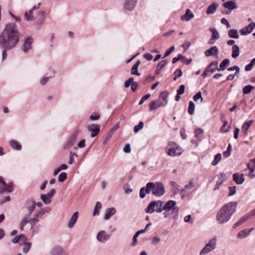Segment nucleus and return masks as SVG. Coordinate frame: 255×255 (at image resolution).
Wrapping results in <instances>:
<instances>
[{"instance_id": "f257e3e1", "label": "nucleus", "mask_w": 255, "mask_h": 255, "mask_svg": "<svg viewBox=\"0 0 255 255\" xmlns=\"http://www.w3.org/2000/svg\"><path fill=\"white\" fill-rule=\"evenodd\" d=\"M19 34L17 26L14 23L7 24L0 37V45L4 48L11 49L18 42Z\"/></svg>"}, {"instance_id": "f03ea898", "label": "nucleus", "mask_w": 255, "mask_h": 255, "mask_svg": "<svg viewBox=\"0 0 255 255\" xmlns=\"http://www.w3.org/2000/svg\"><path fill=\"white\" fill-rule=\"evenodd\" d=\"M237 206V202H230L225 204L217 212L216 220L219 224H224L231 218L232 215L235 212Z\"/></svg>"}, {"instance_id": "7ed1b4c3", "label": "nucleus", "mask_w": 255, "mask_h": 255, "mask_svg": "<svg viewBox=\"0 0 255 255\" xmlns=\"http://www.w3.org/2000/svg\"><path fill=\"white\" fill-rule=\"evenodd\" d=\"M51 209L49 207H47L44 208H41L39 210H36L34 217L32 218L31 215H25L21 221L20 229L23 230L24 227L27 223H29L31 228H33L39 222V219L41 218L46 212H48Z\"/></svg>"}, {"instance_id": "20e7f679", "label": "nucleus", "mask_w": 255, "mask_h": 255, "mask_svg": "<svg viewBox=\"0 0 255 255\" xmlns=\"http://www.w3.org/2000/svg\"><path fill=\"white\" fill-rule=\"evenodd\" d=\"M13 244H17L20 242V244L22 245L23 247L22 249V252L24 254L27 253L31 247V243L27 242V237L23 234L16 236L12 240Z\"/></svg>"}, {"instance_id": "39448f33", "label": "nucleus", "mask_w": 255, "mask_h": 255, "mask_svg": "<svg viewBox=\"0 0 255 255\" xmlns=\"http://www.w3.org/2000/svg\"><path fill=\"white\" fill-rule=\"evenodd\" d=\"M167 153L170 156H178L182 153V148L173 141L168 143L167 147Z\"/></svg>"}, {"instance_id": "423d86ee", "label": "nucleus", "mask_w": 255, "mask_h": 255, "mask_svg": "<svg viewBox=\"0 0 255 255\" xmlns=\"http://www.w3.org/2000/svg\"><path fill=\"white\" fill-rule=\"evenodd\" d=\"M163 204V202L160 200L152 201L149 204L145 211L147 213L151 214L153 213L154 211L160 213L163 210L162 209Z\"/></svg>"}, {"instance_id": "0eeeda50", "label": "nucleus", "mask_w": 255, "mask_h": 255, "mask_svg": "<svg viewBox=\"0 0 255 255\" xmlns=\"http://www.w3.org/2000/svg\"><path fill=\"white\" fill-rule=\"evenodd\" d=\"M217 238L214 237L209 241L200 252V255L206 254L214 250L216 248Z\"/></svg>"}, {"instance_id": "6e6552de", "label": "nucleus", "mask_w": 255, "mask_h": 255, "mask_svg": "<svg viewBox=\"0 0 255 255\" xmlns=\"http://www.w3.org/2000/svg\"><path fill=\"white\" fill-rule=\"evenodd\" d=\"M176 202L173 200H169L163 206L162 209L165 212L164 213L165 218H167L170 214V212L175 211L176 213L178 212V209L176 207Z\"/></svg>"}, {"instance_id": "1a4fd4ad", "label": "nucleus", "mask_w": 255, "mask_h": 255, "mask_svg": "<svg viewBox=\"0 0 255 255\" xmlns=\"http://www.w3.org/2000/svg\"><path fill=\"white\" fill-rule=\"evenodd\" d=\"M218 62L216 61L212 62L205 69L202 74V76L206 77L211 75L216 70L217 71Z\"/></svg>"}, {"instance_id": "9d476101", "label": "nucleus", "mask_w": 255, "mask_h": 255, "mask_svg": "<svg viewBox=\"0 0 255 255\" xmlns=\"http://www.w3.org/2000/svg\"><path fill=\"white\" fill-rule=\"evenodd\" d=\"M13 190V185L11 183H6L3 178L0 176V193L4 192H10Z\"/></svg>"}, {"instance_id": "9b49d317", "label": "nucleus", "mask_w": 255, "mask_h": 255, "mask_svg": "<svg viewBox=\"0 0 255 255\" xmlns=\"http://www.w3.org/2000/svg\"><path fill=\"white\" fill-rule=\"evenodd\" d=\"M154 187V183L148 182L146 187H142L140 190L139 196L143 199L145 197L146 193L149 194L151 192L153 193V190Z\"/></svg>"}, {"instance_id": "f8f14e48", "label": "nucleus", "mask_w": 255, "mask_h": 255, "mask_svg": "<svg viewBox=\"0 0 255 255\" xmlns=\"http://www.w3.org/2000/svg\"><path fill=\"white\" fill-rule=\"evenodd\" d=\"M79 133V131H76L72 134L67 139L65 143L63 145V149L66 150L73 146L77 139V136Z\"/></svg>"}, {"instance_id": "ddd939ff", "label": "nucleus", "mask_w": 255, "mask_h": 255, "mask_svg": "<svg viewBox=\"0 0 255 255\" xmlns=\"http://www.w3.org/2000/svg\"><path fill=\"white\" fill-rule=\"evenodd\" d=\"M165 192L164 187L162 183L157 182L154 183V187L153 190V195L159 197L164 194Z\"/></svg>"}, {"instance_id": "4468645a", "label": "nucleus", "mask_w": 255, "mask_h": 255, "mask_svg": "<svg viewBox=\"0 0 255 255\" xmlns=\"http://www.w3.org/2000/svg\"><path fill=\"white\" fill-rule=\"evenodd\" d=\"M55 193V189H52L46 194H41L40 198L44 204H49L51 202V198L53 197Z\"/></svg>"}, {"instance_id": "2eb2a0df", "label": "nucleus", "mask_w": 255, "mask_h": 255, "mask_svg": "<svg viewBox=\"0 0 255 255\" xmlns=\"http://www.w3.org/2000/svg\"><path fill=\"white\" fill-rule=\"evenodd\" d=\"M255 28V23L252 22L248 25L245 26L240 30V32L242 35H247L251 33Z\"/></svg>"}, {"instance_id": "dca6fc26", "label": "nucleus", "mask_w": 255, "mask_h": 255, "mask_svg": "<svg viewBox=\"0 0 255 255\" xmlns=\"http://www.w3.org/2000/svg\"><path fill=\"white\" fill-rule=\"evenodd\" d=\"M79 212L78 211L74 212L70 217L68 223L67 227L69 229L73 228L76 223L79 217Z\"/></svg>"}, {"instance_id": "f3484780", "label": "nucleus", "mask_w": 255, "mask_h": 255, "mask_svg": "<svg viewBox=\"0 0 255 255\" xmlns=\"http://www.w3.org/2000/svg\"><path fill=\"white\" fill-rule=\"evenodd\" d=\"M110 238V235L105 231H99L96 237V239L99 242L104 243L107 241Z\"/></svg>"}, {"instance_id": "a211bd4d", "label": "nucleus", "mask_w": 255, "mask_h": 255, "mask_svg": "<svg viewBox=\"0 0 255 255\" xmlns=\"http://www.w3.org/2000/svg\"><path fill=\"white\" fill-rule=\"evenodd\" d=\"M87 129L88 131L92 132L91 137H94L100 132V126L98 125L91 124L87 126Z\"/></svg>"}, {"instance_id": "6ab92c4d", "label": "nucleus", "mask_w": 255, "mask_h": 255, "mask_svg": "<svg viewBox=\"0 0 255 255\" xmlns=\"http://www.w3.org/2000/svg\"><path fill=\"white\" fill-rule=\"evenodd\" d=\"M137 0H125L123 8L126 10L131 11L134 8Z\"/></svg>"}, {"instance_id": "aec40b11", "label": "nucleus", "mask_w": 255, "mask_h": 255, "mask_svg": "<svg viewBox=\"0 0 255 255\" xmlns=\"http://www.w3.org/2000/svg\"><path fill=\"white\" fill-rule=\"evenodd\" d=\"M32 42L33 39L31 37H28L24 40L22 48L23 52L26 53L31 49Z\"/></svg>"}, {"instance_id": "412c9836", "label": "nucleus", "mask_w": 255, "mask_h": 255, "mask_svg": "<svg viewBox=\"0 0 255 255\" xmlns=\"http://www.w3.org/2000/svg\"><path fill=\"white\" fill-rule=\"evenodd\" d=\"M218 53L219 50L218 47L216 46H213L211 47L210 49H208L205 51V55L207 57L214 56L217 57Z\"/></svg>"}, {"instance_id": "4be33fe9", "label": "nucleus", "mask_w": 255, "mask_h": 255, "mask_svg": "<svg viewBox=\"0 0 255 255\" xmlns=\"http://www.w3.org/2000/svg\"><path fill=\"white\" fill-rule=\"evenodd\" d=\"M218 177V180L216 182L215 184V186L213 189V190H216L219 189L221 184L226 180L227 177L226 174L224 173H221L219 175H217Z\"/></svg>"}, {"instance_id": "5701e85b", "label": "nucleus", "mask_w": 255, "mask_h": 255, "mask_svg": "<svg viewBox=\"0 0 255 255\" xmlns=\"http://www.w3.org/2000/svg\"><path fill=\"white\" fill-rule=\"evenodd\" d=\"M38 8V7L36 6H34L33 7L32 9L29 10L25 12L24 18L27 21H32L35 19L34 16L33 15V12L34 10H36Z\"/></svg>"}, {"instance_id": "b1692460", "label": "nucleus", "mask_w": 255, "mask_h": 255, "mask_svg": "<svg viewBox=\"0 0 255 255\" xmlns=\"http://www.w3.org/2000/svg\"><path fill=\"white\" fill-rule=\"evenodd\" d=\"M233 180L238 185L242 184L245 180L244 174H240L238 173H236L233 174Z\"/></svg>"}, {"instance_id": "393cba45", "label": "nucleus", "mask_w": 255, "mask_h": 255, "mask_svg": "<svg viewBox=\"0 0 255 255\" xmlns=\"http://www.w3.org/2000/svg\"><path fill=\"white\" fill-rule=\"evenodd\" d=\"M36 206V203L32 200H28L26 203V208L29 215L33 212Z\"/></svg>"}, {"instance_id": "a878e982", "label": "nucleus", "mask_w": 255, "mask_h": 255, "mask_svg": "<svg viewBox=\"0 0 255 255\" xmlns=\"http://www.w3.org/2000/svg\"><path fill=\"white\" fill-rule=\"evenodd\" d=\"M116 213V210L114 207L106 209L105 211L104 219L106 220L109 219Z\"/></svg>"}, {"instance_id": "bb28decb", "label": "nucleus", "mask_w": 255, "mask_h": 255, "mask_svg": "<svg viewBox=\"0 0 255 255\" xmlns=\"http://www.w3.org/2000/svg\"><path fill=\"white\" fill-rule=\"evenodd\" d=\"M223 6L225 8H227L230 10H233L238 8L237 4L235 1L233 0H230L224 2L223 4Z\"/></svg>"}, {"instance_id": "cd10ccee", "label": "nucleus", "mask_w": 255, "mask_h": 255, "mask_svg": "<svg viewBox=\"0 0 255 255\" xmlns=\"http://www.w3.org/2000/svg\"><path fill=\"white\" fill-rule=\"evenodd\" d=\"M253 228H251L250 229H246L240 231L237 235V238L243 239L247 237L248 235H250V234L253 231Z\"/></svg>"}, {"instance_id": "c85d7f7f", "label": "nucleus", "mask_w": 255, "mask_h": 255, "mask_svg": "<svg viewBox=\"0 0 255 255\" xmlns=\"http://www.w3.org/2000/svg\"><path fill=\"white\" fill-rule=\"evenodd\" d=\"M230 60L228 58H226L224 59L220 64L219 68L218 67L217 71H223L226 69L227 67L230 65Z\"/></svg>"}, {"instance_id": "c756f323", "label": "nucleus", "mask_w": 255, "mask_h": 255, "mask_svg": "<svg viewBox=\"0 0 255 255\" xmlns=\"http://www.w3.org/2000/svg\"><path fill=\"white\" fill-rule=\"evenodd\" d=\"M254 121L253 120H251L249 121H246L242 126V131L245 134H247V131L248 129L251 127V125L253 123Z\"/></svg>"}, {"instance_id": "7c9ffc66", "label": "nucleus", "mask_w": 255, "mask_h": 255, "mask_svg": "<svg viewBox=\"0 0 255 255\" xmlns=\"http://www.w3.org/2000/svg\"><path fill=\"white\" fill-rule=\"evenodd\" d=\"M250 217L251 215H250L247 214L244 215L241 217L238 222L233 225V228L234 229L236 228L237 227L240 226L247 220H248Z\"/></svg>"}, {"instance_id": "2f4dec72", "label": "nucleus", "mask_w": 255, "mask_h": 255, "mask_svg": "<svg viewBox=\"0 0 255 255\" xmlns=\"http://www.w3.org/2000/svg\"><path fill=\"white\" fill-rule=\"evenodd\" d=\"M218 6V4L216 2H213L207 8L206 13L208 14H211L215 13Z\"/></svg>"}, {"instance_id": "473e14b6", "label": "nucleus", "mask_w": 255, "mask_h": 255, "mask_svg": "<svg viewBox=\"0 0 255 255\" xmlns=\"http://www.w3.org/2000/svg\"><path fill=\"white\" fill-rule=\"evenodd\" d=\"M204 135V130L201 128H197L194 130V136L199 140L201 141Z\"/></svg>"}, {"instance_id": "72a5a7b5", "label": "nucleus", "mask_w": 255, "mask_h": 255, "mask_svg": "<svg viewBox=\"0 0 255 255\" xmlns=\"http://www.w3.org/2000/svg\"><path fill=\"white\" fill-rule=\"evenodd\" d=\"M161 106L162 104L159 101L154 100L150 103L149 109L150 111H153Z\"/></svg>"}, {"instance_id": "f704fd0d", "label": "nucleus", "mask_w": 255, "mask_h": 255, "mask_svg": "<svg viewBox=\"0 0 255 255\" xmlns=\"http://www.w3.org/2000/svg\"><path fill=\"white\" fill-rule=\"evenodd\" d=\"M140 64V61L139 60H137L135 63L133 65L132 67L131 73L132 75H136L137 76H139L140 75L137 71L138 68Z\"/></svg>"}, {"instance_id": "c9c22d12", "label": "nucleus", "mask_w": 255, "mask_h": 255, "mask_svg": "<svg viewBox=\"0 0 255 255\" xmlns=\"http://www.w3.org/2000/svg\"><path fill=\"white\" fill-rule=\"evenodd\" d=\"M240 54V48L237 45H234L232 47V57L233 58H237Z\"/></svg>"}, {"instance_id": "e433bc0d", "label": "nucleus", "mask_w": 255, "mask_h": 255, "mask_svg": "<svg viewBox=\"0 0 255 255\" xmlns=\"http://www.w3.org/2000/svg\"><path fill=\"white\" fill-rule=\"evenodd\" d=\"M9 144L11 147L14 149L20 150L21 148V145L18 142L15 140H11L9 141Z\"/></svg>"}, {"instance_id": "4c0bfd02", "label": "nucleus", "mask_w": 255, "mask_h": 255, "mask_svg": "<svg viewBox=\"0 0 255 255\" xmlns=\"http://www.w3.org/2000/svg\"><path fill=\"white\" fill-rule=\"evenodd\" d=\"M228 34L230 38L237 39L239 37L238 30L236 29H231L229 30Z\"/></svg>"}, {"instance_id": "58836bf2", "label": "nucleus", "mask_w": 255, "mask_h": 255, "mask_svg": "<svg viewBox=\"0 0 255 255\" xmlns=\"http://www.w3.org/2000/svg\"><path fill=\"white\" fill-rule=\"evenodd\" d=\"M167 97H168V93L165 91L162 92L160 94V95L159 96L160 99L162 100L164 102V104H162V106H165L167 104V103L168 102Z\"/></svg>"}, {"instance_id": "ea45409f", "label": "nucleus", "mask_w": 255, "mask_h": 255, "mask_svg": "<svg viewBox=\"0 0 255 255\" xmlns=\"http://www.w3.org/2000/svg\"><path fill=\"white\" fill-rule=\"evenodd\" d=\"M209 30L212 33V35L211 36L212 39H218L219 38V34L215 28H210Z\"/></svg>"}, {"instance_id": "a19ab883", "label": "nucleus", "mask_w": 255, "mask_h": 255, "mask_svg": "<svg viewBox=\"0 0 255 255\" xmlns=\"http://www.w3.org/2000/svg\"><path fill=\"white\" fill-rule=\"evenodd\" d=\"M181 18L182 20H190L191 18V12L190 11V10L189 9H187L186 13L182 15Z\"/></svg>"}, {"instance_id": "79ce46f5", "label": "nucleus", "mask_w": 255, "mask_h": 255, "mask_svg": "<svg viewBox=\"0 0 255 255\" xmlns=\"http://www.w3.org/2000/svg\"><path fill=\"white\" fill-rule=\"evenodd\" d=\"M101 207H102V205H101V203H100V202H97L96 203V205H95V206L94 208V210L93 212V214L94 216L99 215V210L101 208Z\"/></svg>"}, {"instance_id": "37998d69", "label": "nucleus", "mask_w": 255, "mask_h": 255, "mask_svg": "<svg viewBox=\"0 0 255 255\" xmlns=\"http://www.w3.org/2000/svg\"><path fill=\"white\" fill-rule=\"evenodd\" d=\"M222 155L221 153H217L214 157V159L212 162V165L215 166L217 165L221 160Z\"/></svg>"}, {"instance_id": "c03bdc74", "label": "nucleus", "mask_w": 255, "mask_h": 255, "mask_svg": "<svg viewBox=\"0 0 255 255\" xmlns=\"http://www.w3.org/2000/svg\"><path fill=\"white\" fill-rule=\"evenodd\" d=\"M228 122L227 121H224L223 125L220 128V131L223 133L228 132L229 131L230 126H228L227 128L226 127L228 126Z\"/></svg>"}, {"instance_id": "a18cd8bd", "label": "nucleus", "mask_w": 255, "mask_h": 255, "mask_svg": "<svg viewBox=\"0 0 255 255\" xmlns=\"http://www.w3.org/2000/svg\"><path fill=\"white\" fill-rule=\"evenodd\" d=\"M247 166H248V168H249V169L250 171V173L248 174L249 176L251 178H254L255 177V174H253V172L254 171V170L255 169V166H254L253 165L252 166H251L250 163H248L247 164Z\"/></svg>"}, {"instance_id": "49530a36", "label": "nucleus", "mask_w": 255, "mask_h": 255, "mask_svg": "<svg viewBox=\"0 0 255 255\" xmlns=\"http://www.w3.org/2000/svg\"><path fill=\"white\" fill-rule=\"evenodd\" d=\"M254 89V87L252 85H249L245 86L243 89V93L244 94H248L251 92L252 90Z\"/></svg>"}, {"instance_id": "de8ad7c7", "label": "nucleus", "mask_w": 255, "mask_h": 255, "mask_svg": "<svg viewBox=\"0 0 255 255\" xmlns=\"http://www.w3.org/2000/svg\"><path fill=\"white\" fill-rule=\"evenodd\" d=\"M255 65V58H253L251 60L250 63H249V64L245 66V71L247 72V71H249L251 70Z\"/></svg>"}, {"instance_id": "09e8293b", "label": "nucleus", "mask_w": 255, "mask_h": 255, "mask_svg": "<svg viewBox=\"0 0 255 255\" xmlns=\"http://www.w3.org/2000/svg\"><path fill=\"white\" fill-rule=\"evenodd\" d=\"M167 60H164L159 62L157 66V69L158 70L161 71L163 67L167 64Z\"/></svg>"}, {"instance_id": "8fccbe9b", "label": "nucleus", "mask_w": 255, "mask_h": 255, "mask_svg": "<svg viewBox=\"0 0 255 255\" xmlns=\"http://www.w3.org/2000/svg\"><path fill=\"white\" fill-rule=\"evenodd\" d=\"M144 123L143 122H140L138 125L134 126V132H137L140 129H142L143 127Z\"/></svg>"}, {"instance_id": "3c124183", "label": "nucleus", "mask_w": 255, "mask_h": 255, "mask_svg": "<svg viewBox=\"0 0 255 255\" xmlns=\"http://www.w3.org/2000/svg\"><path fill=\"white\" fill-rule=\"evenodd\" d=\"M67 173L65 172L61 173L58 176V181L60 182H63L67 178Z\"/></svg>"}, {"instance_id": "603ef678", "label": "nucleus", "mask_w": 255, "mask_h": 255, "mask_svg": "<svg viewBox=\"0 0 255 255\" xmlns=\"http://www.w3.org/2000/svg\"><path fill=\"white\" fill-rule=\"evenodd\" d=\"M191 181H190L189 182V183L188 184L186 185L185 186V189H182L181 190V192H180V195L181 196V197L183 198L184 196H185V191H186V189H188L189 187H190V186H191Z\"/></svg>"}, {"instance_id": "864d4df0", "label": "nucleus", "mask_w": 255, "mask_h": 255, "mask_svg": "<svg viewBox=\"0 0 255 255\" xmlns=\"http://www.w3.org/2000/svg\"><path fill=\"white\" fill-rule=\"evenodd\" d=\"M229 193L228 196H233L235 194L236 192V186H230L229 187Z\"/></svg>"}, {"instance_id": "5fc2aeb1", "label": "nucleus", "mask_w": 255, "mask_h": 255, "mask_svg": "<svg viewBox=\"0 0 255 255\" xmlns=\"http://www.w3.org/2000/svg\"><path fill=\"white\" fill-rule=\"evenodd\" d=\"M119 123L115 125L111 129L110 131V137H111L113 134L115 133V132L119 128Z\"/></svg>"}, {"instance_id": "6e6d98bb", "label": "nucleus", "mask_w": 255, "mask_h": 255, "mask_svg": "<svg viewBox=\"0 0 255 255\" xmlns=\"http://www.w3.org/2000/svg\"><path fill=\"white\" fill-rule=\"evenodd\" d=\"M193 100L194 101L196 102L197 100L201 99V101L203 100V98L202 97V94L201 92H198L193 97Z\"/></svg>"}, {"instance_id": "4d7b16f0", "label": "nucleus", "mask_w": 255, "mask_h": 255, "mask_svg": "<svg viewBox=\"0 0 255 255\" xmlns=\"http://www.w3.org/2000/svg\"><path fill=\"white\" fill-rule=\"evenodd\" d=\"M133 82V78H130L128 80H127L125 83V87L128 88L131 85L132 83Z\"/></svg>"}, {"instance_id": "13d9d810", "label": "nucleus", "mask_w": 255, "mask_h": 255, "mask_svg": "<svg viewBox=\"0 0 255 255\" xmlns=\"http://www.w3.org/2000/svg\"><path fill=\"white\" fill-rule=\"evenodd\" d=\"M150 97V94L145 95L140 100L139 102V105H142L146 100H147Z\"/></svg>"}, {"instance_id": "bf43d9fd", "label": "nucleus", "mask_w": 255, "mask_h": 255, "mask_svg": "<svg viewBox=\"0 0 255 255\" xmlns=\"http://www.w3.org/2000/svg\"><path fill=\"white\" fill-rule=\"evenodd\" d=\"M175 47L174 46H171L170 47L169 49H168L166 51L164 56H163V58L168 56L170 54L171 52H172L174 50Z\"/></svg>"}, {"instance_id": "052dcab7", "label": "nucleus", "mask_w": 255, "mask_h": 255, "mask_svg": "<svg viewBox=\"0 0 255 255\" xmlns=\"http://www.w3.org/2000/svg\"><path fill=\"white\" fill-rule=\"evenodd\" d=\"M100 118V115L98 113H93L90 117V119L92 121L97 120Z\"/></svg>"}, {"instance_id": "680f3d73", "label": "nucleus", "mask_w": 255, "mask_h": 255, "mask_svg": "<svg viewBox=\"0 0 255 255\" xmlns=\"http://www.w3.org/2000/svg\"><path fill=\"white\" fill-rule=\"evenodd\" d=\"M185 88L184 85H180L179 88L177 91V94H178V95L183 94L185 91Z\"/></svg>"}, {"instance_id": "e2e57ef3", "label": "nucleus", "mask_w": 255, "mask_h": 255, "mask_svg": "<svg viewBox=\"0 0 255 255\" xmlns=\"http://www.w3.org/2000/svg\"><path fill=\"white\" fill-rule=\"evenodd\" d=\"M184 58V56H183L181 54H178V56L177 57H174L172 59V63L173 64H175L178 61L180 60V59Z\"/></svg>"}, {"instance_id": "0e129e2a", "label": "nucleus", "mask_w": 255, "mask_h": 255, "mask_svg": "<svg viewBox=\"0 0 255 255\" xmlns=\"http://www.w3.org/2000/svg\"><path fill=\"white\" fill-rule=\"evenodd\" d=\"M221 22L223 24L226 25L227 28H230L231 25L225 18H222Z\"/></svg>"}, {"instance_id": "69168bd1", "label": "nucleus", "mask_w": 255, "mask_h": 255, "mask_svg": "<svg viewBox=\"0 0 255 255\" xmlns=\"http://www.w3.org/2000/svg\"><path fill=\"white\" fill-rule=\"evenodd\" d=\"M85 146V140L82 139L78 143V146L75 147V149H77L78 147L79 148H83Z\"/></svg>"}, {"instance_id": "338daca9", "label": "nucleus", "mask_w": 255, "mask_h": 255, "mask_svg": "<svg viewBox=\"0 0 255 255\" xmlns=\"http://www.w3.org/2000/svg\"><path fill=\"white\" fill-rule=\"evenodd\" d=\"M123 151L126 153H129L131 151L130 145L129 144H126L124 148Z\"/></svg>"}, {"instance_id": "774afa93", "label": "nucleus", "mask_w": 255, "mask_h": 255, "mask_svg": "<svg viewBox=\"0 0 255 255\" xmlns=\"http://www.w3.org/2000/svg\"><path fill=\"white\" fill-rule=\"evenodd\" d=\"M143 57L148 61H150L153 58V56L149 53H146L143 55Z\"/></svg>"}]
</instances>
